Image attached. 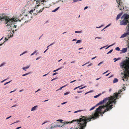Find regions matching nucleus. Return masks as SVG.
Instances as JSON below:
<instances>
[{
  "instance_id": "4468645a",
  "label": "nucleus",
  "mask_w": 129,
  "mask_h": 129,
  "mask_svg": "<svg viewBox=\"0 0 129 129\" xmlns=\"http://www.w3.org/2000/svg\"><path fill=\"white\" fill-rule=\"evenodd\" d=\"M118 79L116 78H115L114 80H113V83H116L117 82H118Z\"/></svg>"
},
{
  "instance_id": "b1692460",
  "label": "nucleus",
  "mask_w": 129,
  "mask_h": 129,
  "mask_svg": "<svg viewBox=\"0 0 129 129\" xmlns=\"http://www.w3.org/2000/svg\"><path fill=\"white\" fill-rule=\"evenodd\" d=\"M115 50L118 51H119L120 49L119 47H117L115 48Z\"/></svg>"
},
{
  "instance_id": "1a4fd4ad",
  "label": "nucleus",
  "mask_w": 129,
  "mask_h": 129,
  "mask_svg": "<svg viewBox=\"0 0 129 129\" xmlns=\"http://www.w3.org/2000/svg\"><path fill=\"white\" fill-rule=\"evenodd\" d=\"M64 125V124L62 125V126H60V125L56 126V125L54 126V127L52 126L50 128V129H52L53 128H55L56 127H62Z\"/></svg>"
},
{
  "instance_id": "72a5a7b5",
  "label": "nucleus",
  "mask_w": 129,
  "mask_h": 129,
  "mask_svg": "<svg viewBox=\"0 0 129 129\" xmlns=\"http://www.w3.org/2000/svg\"><path fill=\"white\" fill-rule=\"evenodd\" d=\"M81 32V31H75V33H80Z\"/></svg>"
},
{
  "instance_id": "338daca9",
  "label": "nucleus",
  "mask_w": 129,
  "mask_h": 129,
  "mask_svg": "<svg viewBox=\"0 0 129 129\" xmlns=\"http://www.w3.org/2000/svg\"><path fill=\"white\" fill-rule=\"evenodd\" d=\"M110 73H108V74H106V76H108V75H109V74H110Z\"/></svg>"
},
{
  "instance_id": "680f3d73",
  "label": "nucleus",
  "mask_w": 129,
  "mask_h": 129,
  "mask_svg": "<svg viewBox=\"0 0 129 129\" xmlns=\"http://www.w3.org/2000/svg\"><path fill=\"white\" fill-rule=\"evenodd\" d=\"M48 101V99L46 100H45L44 101V102H45L47 101Z\"/></svg>"
},
{
  "instance_id": "0eeeda50",
  "label": "nucleus",
  "mask_w": 129,
  "mask_h": 129,
  "mask_svg": "<svg viewBox=\"0 0 129 129\" xmlns=\"http://www.w3.org/2000/svg\"><path fill=\"white\" fill-rule=\"evenodd\" d=\"M128 23V26L126 27V28H128V26H129V21L128 20H125L124 19L123 20L121 21L120 22V25H126Z\"/></svg>"
},
{
  "instance_id": "c03bdc74",
  "label": "nucleus",
  "mask_w": 129,
  "mask_h": 129,
  "mask_svg": "<svg viewBox=\"0 0 129 129\" xmlns=\"http://www.w3.org/2000/svg\"><path fill=\"white\" fill-rule=\"evenodd\" d=\"M54 43H52V44H51L50 45H49V46H51V45H53V44H54ZM48 46H48L47 47H48Z\"/></svg>"
},
{
  "instance_id": "79ce46f5",
  "label": "nucleus",
  "mask_w": 129,
  "mask_h": 129,
  "mask_svg": "<svg viewBox=\"0 0 129 129\" xmlns=\"http://www.w3.org/2000/svg\"><path fill=\"white\" fill-rule=\"evenodd\" d=\"M77 92L78 93H80L82 92V91H77Z\"/></svg>"
},
{
  "instance_id": "7ed1b4c3",
  "label": "nucleus",
  "mask_w": 129,
  "mask_h": 129,
  "mask_svg": "<svg viewBox=\"0 0 129 129\" xmlns=\"http://www.w3.org/2000/svg\"><path fill=\"white\" fill-rule=\"evenodd\" d=\"M117 3L118 4V7H120V10H124V9L123 2L124 0H116Z\"/></svg>"
},
{
  "instance_id": "9d476101",
  "label": "nucleus",
  "mask_w": 129,
  "mask_h": 129,
  "mask_svg": "<svg viewBox=\"0 0 129 129\" xmlns=\"http://www.w3.org/2000/svg\"><path fill=\"white\" fill-rule=\"evenodd\" d=\"M127 48H123L122 49V50H121L122 52L123 53H125L127 51Z\"/></svg>"
},
{
  "instance_id": "864d4df0",
  "label": "nucleus",
  "mask_w": 129,
  "mask_h": 129,
  "mask_svg": "<svg viewBox=\"0 0 129 129\" xmlns=\"http://www.w3.org/2000/svg\"><path fill=\"white\" fill-rule=\"evenodd\" d=\"M40 89H38V90H37V91H36L35 92V93H36L38 91H40Z\"/></svg>"
},
{
  "instance_id": "dca6fc26",
  "label": "nucleus",
  "mask_w": 129,
  "mask_h": 129,
  "mask_svg": "<svg viewBox=\"0 0 129 129\" xmlns=\"http://www.w3.org/2000/svg\"><path fill=\"white\" fill-rule=\"evenodd\" d=\"M47 7L46 6H44L43 7V8H42L38 12H37V13H39V12H42V11L43 10L44 8H46Z\"/></svg>"
},
{
  "instance_id": "69168bd1",
  "label": "nucleus",
  "mask_w": 129,
  "mask_h": 129,
  "mask_svg": "<svg viewBox=\"0 0 129 129\" xmlns=\"http://www.w3.org/2000/svg\"><path fill=\"white\" fill-rule=\"evenodd\" d=\"M105 91H103L102 93V94H103L105 93Z\"/></svg>"
},
{
  "instance_id": "774afa93",
  "label": "nucleus",
  "mask_w": 129,
  "mask_h": 129,
  "mask_svg": "<svg viewBox=\"0 0 129 129\" xmlns=\"http://www.w3.org/2000/svg\"><path fill=\"white\" fill-rule=\"evenodd\" d=\"M108 71H109L108 70H107L106 72H105L104 73H107V72H108Z\"/></svg>"
},
{
  "instance_id": "5701e85b",
  "label": "nucleus",
  "mask_w": 129,
  "mask_h": 129,
  "mask_svg": "<svg viewBox=\"0 0 129 129\" xmlns=\"http://www.w3.org/2000/svg\"><path fill=\"white\" fill-rule=\"evenodd\" d=\"M101 95V94L100 93V94H98V95L94 96V97L95 98H96L99 97V96Z\"/></svg>"
},
{
  "instance_id": "ea45409f",
  "label": "nucleus",
  "mask_w": 129,
  "mask_h": 129,
  "mask_svg": "<svg viewBox=\"0 0 129 129\" xmlns=\"http://www.w3.org/2000/svg\"><path fill=\"white\" fill-rule=\"evenodd\" d=\"M79 98V97L78 96H76L75 97V98L76 99H78V98Z\"/></svg>"
},
{
  "instance_id": "09e8293b",
  "label": "nucleus",
  "mask_w": 129,
  "mask_h": 129,
  "mask_svg": "<svg viewBox=\"0 0 129 129\" xmlns=\"http://www.w3.org/2000/svg\"><path fill=\"white\" fill-rule=\"evenodd\" d=\"M110 24H109L108 25H107L104 28V29L105 28H106L108 27V26H110Z\"/></svg>"
},
{
  "instance_id": "393cba45",
  "label": "nucleus",
  "mask_w": 129,
  "mask_h": 129,
  "mask_svg": "<svg viewBox=\"0 0 129 129\" xmlns=\"http://www.w3.org/2000/svg\"><path fill=\"white\" fill-rule=\"evenodd\" d=\"M113 51V49L111 50L110 51L108 52L107 53V54H108L109 53H111Z\"/></svg>"
},
{
  "instance_id": "2eb2a0df",
  "label": "nucleus",
  "mask_w": 129,
  "mask_h": 129,
  "mask_svg": "<svg viewBox=\"0 0 129 129\" xmlns=\"http://www.w3.org/2000/svg\"><path fill=\"white\" fill-rule=\"evenodd\" d=\"M121 15V14H119L118 15H117L116 18V20H117L118 19H119L120 18V17Z\"/></svg>"
},
{
  "instance_id": "bf43d9fd",
  "label": "nucleus",
  "mask_w": 129,
  "mask_h": 129,
  "mask_svg": "<svg viewBox=\"0 0 129 129\" xmlns=\"http://www.w3.org/2000/svg\"><path fill=\"white\" fill-rule=\"evenodd\" d=\"M16 26H17L16 25H14L13 26L15 28H16Z\"/></svg>"
},
{
  "instance_id": "5fc2aeb1",
  "label": "nucleus",
  "mask_w": 129,
  "mask_h": 129,
  "mask_svg": "<svg viewBox=\"0 0 129 129\" xmlns=\"http://www.w3.org/2000/svg\"><path fill=\"white\" fill-rule=\"evenodd\" d=\"M58 73H53V75L54 76L57 74Z\"/></svg>"
},
{
  "instance_id": "a878e982",
  "label": "nucleus",
  "mask_w": 129,
  "mask_h": 129,
  "mask_svg": "<svg viewBox=\"0 0 129 129\" xmlns=\"http://www.w3.org/2000/svg\"><path fill=\"white\" fill-rule=\"evenodd\" d=\"M12 81L11 80L10 81H9V82H7L6 83H5V84H4V85H5L9 83L10 82Z\"/></svg>"
},
{
  "instance_id": "6ab92c4d",
  "label": "nucleus",
  "mask_w": 129,
  "mask_h": 129,
  "mask_svg": "<svg viewBox=\"0 0 129 129\" xmlns=\"http://www.w3.org/2000/svg\"><path fill=\"white\" fill-rule=\"evenodd\" d=\"M29 67V66H28L25 67L23 68V69L24 70H26Z\"/></svg>"
},
{
  "instance_id": "ddd939ff",
  "label": "nucleus",
  "mask_w": 129,
  "mask_h": 129,
  "mask_svg": "<svg viewBox=\"0 0 129 129\" xmlns=\"http://www.w3.org/2000/svg\"><path fill=\"white\" fill-rule=\"evenodd\" d=\"M121 59V57H119L117 58H115L114 59V60H115V61H114V62H115L116 61L120 60Z\"/></svg>"
},
{
  "instance_id": "052dcab7",
  "label": "nucleus",
  "mask_w": 129,
  "mask_h": 129,
  "mask_svg": "<svg viewBox=\"0 0 129 129\" xmlns=\"http://www.w3.org/2000/svg\"><path fill=\"white\" fill-rule=\"evenodd\" d=\"M76 40V39H74L73 40V41H75Z\"/></svg>"
},
{
  "instance_id": "412c9836",
  "label": "nucleus",
  "mask_w": 129,
  "mask_h": 129,
  "mask_svg": "<svg viewBox=\"0 0 129 129\" xmlns=\"http://www.w3.org/2000/svg\"><path fill=\"white\" fill-rule=\"evenodd\" d=\"M59 7H58L57 8H56L55 9L52 11V12H55L56 11L59 9Z\"/></svg>"
},
{
  "instance_id": "e2e57ef3",
  "label": "nucleus",
  "mask_w": 129,
  "mask_h": 129,
  "mask_svg": "<svg viewBox=\"0 0 129 129\" xmlns=\"http://www.w3.org/2000/svg\"><path fill=\"white\" fill-rule=\"evenodd\" d=\"M101 78L100 77V78H97L96 80H99V79H100Z\"/></svg>"
},
{
  "instance_id": "4d7b16f0",
  "label": "nucleus",
  "mask_w": 129,
  "mask_h": 129,
  "mask_svg": "<svg viewBox=\"0 0 129 129\" xmlns=\"http://www.w3.org/2000/svg\"><path fill=\"white\" fill-rule=\"evenodd\" d=\"M15 90H14V91H11V92H10V93H12V92H14L15 91Z\"/></svg>"
},
{
  "instance_id": "423d86ee",
  "label": "nucleus",
  "mask_w": 129,
  "mask_h": 129,
  "mask_svg": "<svg viewBox=\"0 0 129 129\" xmlns=\"http://www.w3.org/2000/svg\"><path fill=\"white\" fill-rule=\"evenodd\" d=\"M128 31L127 33H124L120 37V38H123L124 37H125L126 36H129V26H128ZM128 46L129 48V38L128 39V41L127 43Z\"/></svg>"
},
{
  "instance_id": "a19ab883",
  "label": "nucleus",
  "mask_w": 129,
  "mask_h": 129,
  "mask_svg": "<svg viewBox=\"0 0 129 129\" xmlns=\"http://www.w3.org/2000/svg\"><path fill=\"white\" fill-rule=\"evenodd\" d=\"M96 38H98L99 39H101L102 38L101 37H96L95 38V39H96Z\"/></svg>"
},
{
  "instance_id": "49530a36",
  "label": "nucleus",
  "mask_w": 129,
  "mask_h": 129,
  "mask_svg": "<svg viewBox=\"0 0 129 129\" xmlns=\"http://www.w3.org/2000/svg\"><path fill=\"white\" fill-rule=\"evenodd\" d=\"M88 8V7L87 6L85 7L84 8V10H85L86 9H87Z\"/></svg>"
},
{
  "instance_id": "473e14b6",
  "label": "nucleus",
  "mask_w": 129,
  "mask_h": 129,
  "mask_svg": "<svg viewBox=\"0 0 129 129\" xmlns=\"http://www.w3.org/2000/svg\"><path fill=\"white\" fill-rule=\"evenodd\" d=\"M57 79V78H54L53 79H52L51 80V81H52L54 80H56V79Z\"/></svg>"
},
{
  "instance_id": "6e6d98bb",
  "label": "nucleus",
  "mask_w": 129,
  "mask_h": 129,
  "mask_svg": "<svg viewBox=\"0 0 129 129\" xmlns=\"http://www.w3.org/2000/svg\"><path fill=\"white\" fill-rule=\"evenodd\" d=\"M17 106V105H13V106H12L11 107H14L16 106Z\"/></svg>"
},
{
  "instance_id": "c85d7f7f",
  "label": "nucleus",
  "mask_w": 129,
  "mask_h": 129,
  "mask_svg": "<svg viewBox=\"0 0 129 129\" xmlns=\"http://www.w3.org/2000/svg\"><path fill=\"white\" fill-rule=\"evenodd\" d=\"M57 121L60 122H62L63 121V120L61 119H59L57 120Z\"/></svg>"
},
{
  "instance_id": "13d9d810",
  "label": "nucleus",
  "mask_w": 129,
  "mask_h": 129,
  "mask_svg": "<svg viewBox=\"0 0 129 129\" xmlns=\"http://www.w3.org/2000/svg\"><path fill=\"white\" fill-rule=\"evenodd\" d=\"M21 127H18L16 129H19L20 128H21Z\"/></svg>"
},
{
  "instance_id": "cd10ccee",
  "label": "nucleus",
  "mask_w": 129,
  "mask_h": 129,
  "mask_svg": "<svg viewBox=\"0 0 129 129\" xmlns=\"http://www.w3.org/2000/svg\"><path fill=\"white\" fill-rule=\"evenodd\" d=\"M60 69V68H58V69H57L56 70H54L53 71V72H56V71H58V70Z\"/></svg>"
},
{
  "instance_id": "c756f323",
  "label": "nucleus",
  "mask_w": 129,
  "mask_h": 129,
  "mask_svg": "<svg viewBox=\"0 0 129 129\" xmlns=\"http://www.w3.org/2000/svg\"><path fill=\"white\" fill-rule=\"evenodd\" d=\"M86 87V86H84V87H82L81 88H79V89L80 90L82 89H83V88Z\"/></svg>"
},
{
  "instance_id": "f8f14e48",
  "label": "nucleus",
  "mask_w": 129,
  "mask_h": 129,
  "mask_svg": "<svg viewBox=\"0 0 129 129\" xmlns=\"http://www.w3.org/2000/svg\"><path fill=\"white\" fill-rule=\"evenodd\" d=\"M68 85V84H66V85H65L61 87L59 89H57V90L56 91H57L59 90H61L62 88L65 87L67 86Z\"/></svg>"
},
{
  "instance_id": "aec40b11",
  "label": "nucleus",
  "mask_w": 129,
  "mask_h": 129,
  "mask_svg": "<svg viewBox=\"0 0 129 129\" xmlns=\"http://www.w3.org/2000/svg\"><path fill=\"white\" fill-rule=\"evenodd\" d=\"M81 40H78L76 42V44H78L80 43L81 42Z\"/></svg>"
},
{
  "instance_id": "0e129e2a",
  "label": "nucleus",
  "mask_w": 129,
  "mask_h": 129,
  "mask_svg": "<svg viewBox=\"0 0 129 129\" xmlns=\"http://www.w3.org/2000/svg\"><path fill=\"white\" fill-rule=\"evenodd\" d=\"M112 90V89H109V92H111Z\"/></svg>"
},
{
  "instance_id": "603ef678",
  "label": "nucleus",
  "mask_w": 129,
  "mask_h": 129,
  "mask_svg": "<svg viewBox=\"0 0 129 129\" xmlns=\"http://www.w3.org/2000/svg\"><path fill=\"white\" fill-rule=\"evenodd\" d=\"M48 50V49H46L44 52V53H45Z\"/></svg>"
},
{
  "instance_id": "f03ea898",
  "label": "nucleus",
  "mask_w": 129,
  "mask_h": 129,
  "mask_svg": "<svg viewBox=\"0 0 129 129\" xmlns=\"http://www.w3.org/2000/svg\"><path fill=\"white\" fill-rule=\"evenodd\" d=\"M5 20V23L7 26H9L12 24H14L16 21L14 19H10L7 16L5 15L4 14H0V20L1 22Z\"/></svg>"
},
{
  "instance_id": "f3484780",
  "label": "nucleus",
  "mask_w": 129,
  "mask_h": 129,
  "mask_svg": "<svg viewBox=\"0 0 129 129\" xmlns=\"http://www.w3.org/2000/svg\"><path fill=\"white\" fill-rule=\"evenodd\" d=\"M37 106H34V107H33L32 108L31 111H33L35 110L36 108H37Z\"/></svg>"
},
{
  "instance_id": "58836bf2",
  "label": "nucleus",
  "mask_w": 129,
  "mask_h": 129,
  "mask_svg": "<svg viewBox=\"0 0 129 129\" xmlns=\"http://www.w3.org/2000/svg\"><path fill=\"white\" fill-rule=\"evenodd\" d=\"M5 64V63H3L2 64H1L0 65V67L2 66L4 64Z\"/></svg>"
},
{
  "instance_id": "2f4dec72",
  "label": "nucleus",
  "mask_w": 129,
  "mask_h": 129,
  "mask_svg": "<svg viewBox=\"0 0 129 129\" xmlns=\"http://www.w3.org/2000/svg\"><path fill=\"white\" fill-rule=\"evenodd\" d=\"M7 79H5L4 80H3L1 81V83H3V82H4Z\"/></svg>"
},
{
  "instance_id": "37998d69",
  "label": "nucleus",
  "mask_w": 129,
  "mask_h": 129,
  "mask_svg": "<svg viewBox=\"0 0 129 129\" xmlns=\"http://www.w3.org/2000/svg\"><path fill=\"white\" fill-rule=\"evenodd\" d=\"M91 92V91H90L88 92H86V93H85V95H86V94H88V93H90V92Z\"/></svg>"
},
{
  "instance_id": "a18cd8bd",
  "label": "nucleus",
  "mask_w": 129,
  "mask_h": 129,
  "mask_svg": "<svg viewBox=\"0 0 129 129\" xmlns=\"http://www.w3.org/2000/svg\"><path fill=\"white\" fill-rule=\"evenodd\" d=\"M80 87V86H78V87H77L75 88H74V90H75L76 89L79 87Z\"/></svg>"
},
{
  "instance_id": "a211bd4d",
  "label": "nucleus",
  "mask_w": 129,
  "mask_h": 129,
  "mask_svg": "<svg viewBox=\"0 0 129 129\" xmlns=\"http://www.w3.org/2000/svg\"><path fill=\"white\" fill-rule=\"evenodd\" d=\"M97 106L96 105L95 106L93 107L92 108H90L89 110V111H91L93 110L95 108V107H96Z\"/></svg>"
},
{
  "instance_id": "e433bc0d",
  "label": "nucleus",
  "mask_w": 129,
  "mask_h": 129,
  "mask_svg": "<svg viewBox=\"0 0 129 129\" xmlns=\"http://www.w3.org/2000/svg\"><path fill=\"white\" fill-rule=\"evenodd\" d=\"M69 92H66L64 93V95H66L69 94Z\"/></svg>"
},
{
  "instance_id": "de8ad7c7",
  "label": "nucleus",
  "mask_w": 129,
  "mask_h": 129,
  "mask_svg": "<svg viewBox=\"0 0 129 129\" xmlns=\"http://www.w3.org/2000/svg\"><path fill=\"white\" fill-rule=\"evenodd\" d=\"M40 58V57H37L36 59V60H38Z\"/></svg>"
},
{
  "instance_id": "4be33fe9",
  "label": "nucleus",
  "mask_w": 129,
  "mask_h": 129,
  "mask_svg": "<svg viewBox=\"0 0 129 129\" xmlns=\"http://www.w3.org/2000/svg\"><path fill=\"white\" fill-rule=\"evenodd\" d=\"M83 111V110H78V111H75L74 112V113H77V112H80V111Z\"/></svg>"
},
{
  "instance_id": "7c9ffc66",
  "label": "nucleus",
  "mask_w": 129,
  "mask_h": 129,
  "mask_svg": "<svg viewBox=\"0 0 129 129\" xmlns=\"http://www.w3.org/2000/svg\"><path fill=\"white\" fill-rule=\"evenodd\" d=\"M27 52V51H25L23 52L20 55V56H21V55L23 54H24V53H26Z\"/></svg>"
},
{
  "instance_id": "c9c22d12",
  "label": "nucleus",
  "mask_w": 129,
  "mask_h": 129,
  "mask_svg": "<svg viewBox=\"0 0 129 129\" xmlns=\"http://www.w3.org/2000/svg\"><path fill=\"white\" fill-rule=\"evenodd\" d=\"M29 73H26L24 74H23V75H22V76H26L28 74H29Z\"/></svg>"
},
{
  "instance_id": "20e7f679",
  "label": "nucleus",
  "mask_w": 129,
  "mask_h": 129,
  "mask_svg": "<svg viewBox=\"0 0 129 129\" xmlns=\"http://www.w3.org/2000/svg\"><path fill=\"white\" fill-rule=\"evenodd\" d=\"M36 1L37 3L36 6H40L42 5L43 6L44 5L46 2H45V0H34Z\"/></svg>"
},
{
  "instance_id": "6e6552de",
  "label": "nucleus",
  "mask_w": 129,
  "mask_h": 129,
  "mask_svg": "<svg viewBox=\"0 0 129 129\" xmlns=\"http://www.w3.org/2000/svg\"><path fill=\"white\" fill-rule=\"evenodd\" d=\"M124 18V20H128L127 19L129 18V15L126 14L124 15L121 17V18Z\"/></svg>"
},
{
  "instance_id": "3c124183",
  "label": "nucleus",
  "mask_w": 129,
  "mask_h": 129,
  "mask_svg": "<svg viewBox=\"0 0 129 129\" xmlns=\"http://www.w3.org/2000/svg\"><path fill=\"white\" fill-rule=\"evenodd\" d=\"M96 56H95V57H93L91 59L92 60H93V59H94L95 58H96Z\"/></svg>"
},
{
  "instance_id": "4c0bfd02",
  "label": "nucleus",
  "mask_w": 129,
  "mask_h": 129,
  "mask_svg": "<svg viewBox=\"0 0 129 129\" xmlns=\"http://www.w3.org/2000/svg\"><path fill=\"white\" fill-rule=\"evenodd\" d=\"M114 45V44H112V45H110V46H108L107 47V48H106V49H108L109 47H110V46H112V45Z\"/></svg>"
},
{
  "instance_id": "39448f33",
  "label": "nucleus",
  "mask_w": 129,
  "mask_h": 129,
  "mask_svg": "<svg viewBox=\"0 0 129 129\" xmlns=\"http://www.w3.org/2000/svg\"><path fill=\"white\" fill-rule=\"evenodd\" d=\"M124 74L123 77H122V80L124 81H126L129 77V73H122Z\"/></svg>"
},
{
  "instance_id": "f704fd0d",
  "label": "nucleus",
  "mask_w": 129,
  "mask_h": 129,
  "mask_svg": "<svg viewBox=\"0 0 129 129\" xmlns=\"http://www.w3.org/2000/svg\"><path fill=\"white\" fill-rule=\"evenodd\" d=\"M36 52V51H35L34 52H33L31 54V56H32Z\"/></svg>"
},
{
  "instance_id": "f257e3e1",
  "label": "nucleus",
  "mask_w": 129,
  "mask_h": 129,
  "mask_svg": "<svg viewBox=\"0 0 129 129\" xmlns=\"http://www.w3.org/2000/svg\"><path fill=\"white\" fill-rule=\"evenodd\" d=\"M122 91V90H120L117 93H114V96L106 98L100 102L96 104L97 106L104 103H106V104L103 106H99L95 110V113H92L91 115L88 116V117L90 118L91 120L92 119H96L99 116V114L101 115L102 114H102L110 110L113 107V103L115 104L116 102V100L118 98L119 96V95Z\"/></svg>"
},
{
  "instance_id": "9b49d317",
  "label": "nucleus",
  "mask_w": 129,
  "mask_h": 129,
  "mask_svg": "<svg viewBox=\"0 0 129 129\" xmlns=\"http://www.w3.org/2000/svg\"><path fill=\"white\" fill-rule=\"evenodd\" d=\"M35 11H37V10H36L35 9H34L33 10H32L30 11V13L31 14H32V13L34 12L33 14L35 15V14H36V13H35Z\"/></svg>"
},
{
  "instance_id": "bb28decb",
  "label": "nucleus",
  "mask_w": 129,
  "mask_h": 129,
  "mask_svg": "<svg viewBox=\"0 0 129 129\" xmlns=\"http://www.w3.org/2000/svg\"><path fill=\"white\" fill-rule=\"evenodd\" d=\"M48 122L49 121H44V123L42 124V125H43V124H45V123H47V122Z\"/></svg>"
},
{
  "instance_id": "8fccbe9b",
  "label": "nucleus",
  "mask_w": 129,
  "mask_h": 129,
  "mask_svg": "<svg viewBox=\"0 0 129 129\" xmlns=\"http://www.w3.org/2000/svg\"><path fill=\"white\" fill-rule=\"evenodd\" d=\"M67 102H63V103H61V104L62 105H63V104H64L66 103Z\"/></svg>"
}]
</instances>
